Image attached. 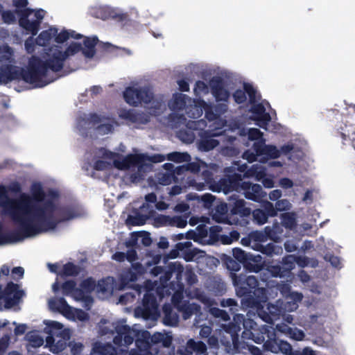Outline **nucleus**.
<instances>
[{
  "label": "nucleus",
  "mask_w": 355,
  "mask_h": 355,
  "mask_svg": "<svg viewBox=\"0 0 355 355\" xmlns=\"http://www.w3.org/2000/svg\"><path fill=\"white\" fill-rule=\"evenodd\" d=\"M82 35L74 31L59 29L50 26L42 31L35 40L33 37L25 41V49L28 53H40V56H32L26 69L15 65V57L12 48L7 44L0 46V80L3 82H24L33 87H42L53 82L51 73L60 71L65 60L82 51L87 58L95 54L96 40L87 37L80 43L72 41Z\"/></svg>",
  "instance_id": "f257e3e1"
},
{
  "label": "nucleus",
  "mask_w": 355,
  "mask_h": 355,
  "mask_svg": "<svg viewBox=\"0 0 355 355\" xmlns=\"http://www.w3.org/2000/svg\"><path fill=\"white\" fill-rule=\"evenodd\" d=\"M0 207L19 230V232L4 233L0 223V245L20 242L25 238L53 230L60 221L80 216L76 210L62 209L58 191L49 190L46 193L38 182L32 183L30 193H22L13 199L8 196L5 186L0 185Z\"/></svg>",
  "instance_id": "f03ea898"
},
{
  "label": "nucleus",
  "mask_w": 355,
  "mask_h": 355,
  "mask_svg": "<svg viewBox=\"0 0 355 355\" xmlns=\"http://www.w3.org/2000/svg\"><path fill=\"white\" fill-rule=\"evenodd\" d=\"M124 320L113 322L103 319L99 323L102 336H116L113 347L110 344L96 343L91 355H157L158 347H168L172 336L166 333L156 332L150 336L148 331L139 330L137 325L129 327Z\"/></svg>",
  "instance_id": "7ed1b4c3"
},
{
  "label": "nucleus",
  "mask_w": 355,
  "mask_h": 355,
  "mask_svg": "<svg viewBox=\"0 0 355 355\" xmlns=\"http://www.w3.org/2000/svg\"><path fill=\"white\" fill-rule=\"evenodd\" d=\"M97 156L101 159L96 161L94 168L98 171L106 170L112 166L121 170H131L130 175L132 182H138L142 180L149 168V162L159 163L165 160L166 157L161 154L148 156L146 154L135 153L122 156L119 153L112 152L106 149H101Z\"/></svg>",
  "instance_id": "20e7f679"
},
{
  "label": "nucleus",
  "mask_w": 355,
  "mask_h": 355,
  "mask_svg": "<svg viewBox=\"0 0 355 355\" xmlns=\"http://www.w3.org/2000/svg\"><path fill=\"white\" fill-rule=\"evenodd\" d=\"M243 324L245 331L243 332L242 337L245 340H252L256 343L261 344L265 340V336L261 333V329H257V322L250 318H245L242 314H237L234 317V322L228 325L222 324L219 329V334L225 332L229 335V338H220V342L223 344H229V338L236 345L237 333L241 331V324Z\"/></svg>",
  "instance_id": "39448f33"
},
{
  "label": "nucleus",
  "mask_w": 355,
  "mask_h": 355,
  "mask_svg": "<svg viewBox=\"0 0 355 355\" xmlns=\"http://www.w3.org/2000/svg\"><path fill=\"white\" fill-rule=\"evenodd\" d=\"M189 130H196L200 137L198 144V148L201 150L209 151L216 147L220 141L214 137L221 136L227 129V125L224 124L221 119L212 122L208 126V129L204 130L207 127L206 122L201 119L199 121H189L186 123Z\"/></svg>",
  "instance_id": "423d86ee"
},
{
  "label": "nucleus",
  "mask_w": 355,
  "mask_h": 355,
  "mask_svg": "<svg viewBox=\"0 0 355 355\" xmlns=\"http://www.w3.org/2000/svg\"><path fill=\"white\" fill-rule=\"evenodd\" d=\"M246 94H248L250 101L252 104L251 108L252 115L250 119L256 122V124L260 128L268 130L267 125L271 120L270 114L266 112L267 102H257L256 91L253 87L249 84H245L243 89H237L233 94L234 101L237 103H244L247 98Z\"/></svg>",
  "instance_id": "0eeeda50"
},
{
  "label": "nucleus",
  "mask_w": 355,
  "mask_h": 355,
  "mask_svg": "<svg viewBox=\"0 0 355 355\" xmlns=\"http://www.w3.org/2000/svg\"><path fill=\"white\" fill-rule=\"evenodd\" d=\"M248 136L250 140L254 141L252 149L245 151L243 155L248 162L256 160L265 162L269 159H275L280 156V153L276 146L265 144L263 133L259 129L249 128Z\"/></svg>",
  "instance_id": "6e6552de"
},
{
  "label": "nucleus",
  "mask_w": 355,
  "mask_h": 355,
  "mask_svg": "<svg viewBox=\"0 0 355 355\" xmlns=\"http://www.w3.org/2000/svg\"><path fill=\"white\" fill-rule=\"evenodd\" d=\"M123 98L132 106L147 104L153 98L152 87L150 84L144 83L142 79L133 80L123 92Z\"/></svg>",
  "instance_id": "1a4fd4ad"
},
{
  "label": "nucleus",
  "mask_w": 355,
  "mask_h": 355,
  "mask_svg": "<svg viewBox=\"0 0 355 355\" xmlns=\"http://www.w3.org/2000/svg\"><path fill=\"white\" fill-rule=\"evenodd\" d=\"M203 110L205 111V117L209 124L219 119V114H223L227 111V105L222 104L217 107H212L206 102L200 99L192 100L186 108L185 114L191 119H196L200 117Z\"/></svg>",
  "instance_id": "9d476101"
},
{
  "label": "nucleus",
  "mask_w": 355,
  "mask_h": 355,
  "mask_svg": "<svg viewBox=\"0 0 355 355\" xmlns=\"http://www.w3.org/2000/svg\"><path fill=\"white\" fill-rule=\"evenodd\" d=\"M115 124L114 119L95 114L89 116L84 115L80 117L77 122V128L83 134L85 129L94 128L98 135H105L112 132Z\"/></svg>",
  "instance_id": "9b49d317"
},
{
  "label": "nucleus",
  "mask_w": 355,
  "mask_h": 355,
  "mask_svg": "<svg viewBox=\"0 0 355 355\" xmlns=\"http://www.w3.org/2000/svg\"><path fill=\"white\" fill-rule=\"evenodd\" d=\"M231 277L234 286L239 289L238 292L241 295L251 294L255 297L256 303L259 299L263 300L266 298V291L263 287H258L257 278L253 275L246 276L244 274L237 275L236 273H232Z\"/></svg>",
  "instance_id": "f8f14e48"
},
{
  "label": "nucleus",
  "mask_w": 355,
  "mask_h": 355,
  "mask_svg": "<svg viewBox=\"0 0 355 355\" xmlns=\"http://www.w3.org/2000/svg\"><path fill=\"white\" fill-rule=\"evenodd\" d=\"M48 305L51 311L60 313L70 321L83 322L87 321L89 318L87 313L70 306L63 297L49 299Z\"/></svg>",
  "instance_id": "ddd939ff"
},
{
  "label": "nucleus",
  "mask_w": 355,
  "mask_h": 355,
  "mask_svg": "<svg viewBox=\"0 0 355 355\" xmlns=\"http://www.w3.org/2000/svg\"><path fill=\"white\" fill-rule=\"evenodd\" d=\"M159 313L156 299L151 291L144 295L142 306L137 307L135 311L136 318H141L148 322V327L155 325Z\"/></svg>",
  "instance_id": "4468645a"
},
{
  "label": "nucleus",
  "mask_w": 355,
  "mask_h": 355,
  "mask_svg": "<svg viewBox=\"0 0 355 355\" xmlns=\"http://www.w3.org/2000/svg\"><path fill=\"white\" fill-rule=\"evenodd\" d=\"M229 189L243 191V194L248 199L258 201L266 195V193L263 191L262 188L259 184L243 182L241 175L235 173L232 176L229 175Z\"/></svg>",
  "instance_id": "2eb2a0df"
},
{
  "label": "nucleus",
  "mask_w": 355,
  "mask_h": 355,
  "mask_svg": "<svg viewBox=\"0 0 355 355\" xmlns=\"http://www.w3.org/2000/svg\"><path fill=\"white\" fill-rule=\"evenodd\" d=\"M261 333L265 336L263 343L264 348L272 353L282 352L285 355H290L292 347L287 342L278 340L275 338V331L272 326L264 325L261 327Z\"/></svg>",
  "instance_id": "dca6fc26"
},
{
  "label": "nucleus",
  "mask_w": 355,
  "mask_h": 355,
  "mask_svg": "<svg viewBox=\"0 0 355 355\" xmlns=\"http://www.w3.org/2000/svg\"><path fill=\"white\" fill-rule=\"evenodd\" d=\"M45 15L43 10H26L22 12L19 19L20 26L27 33L35 35L39 30L40 25Z\"/></svg>",
  "instance_id": "f3484780"
},
{
  "label": "nucleus",
  "mask_w": 355,
  "mask_h": 355,
  "mask_svg": "<svg viewBox=\"0 0 355 355\" xmlns=\"http://www.w3.org/2000/svg\"><path fill=\"white\" fill-rule=\"evenodd\" d=\"M295 263L300 267H304L309 265V261L305 257H295L293 255H289L284 259L282 268L279 266H269L267 267V271L272 277H284L294 268Z\"/></svg>",
  "instance_id": "a211bd4d"
},
{
  "label": "nucleus",
  "mask_w": 355,
  "mask_h": 355,
  "mask_svg": "<svg viewBox=\"0 0 355 355\" xmlns=\"http://www.w3.org/2000/svg\"><path fill=\"white\" fill-rule=\"evenodd\" d=\"M192 99L185 94L175 93L173 95L172 98L168 102V107L178 118V123H186L184 114L186 113L187 107L191 103Z\"/></svg>",
  "instance_id": "6ab92c4d"
},
{
  "label": "nucleus",
  "mask_w": 355,
  "mask_h": 355,
  "mask_svg": "<svg viewBox=\"0 0 355 355\" xmlns=\"http://www.w3.org/2000/svg\"><path fill=\"white\" fill-rule=\"evenodd\" d=\"M252 243V248L260 251L263 254L269 256L277 254L282 251L280 248L275 246L274 243H268L266 245H263L261 243L266 241L268 236L266 232H253L250 234Z\"/></svg>",
  "instance_id": "aec40b11"
},
{
  "label": "nucleus",
  "mask_w": 355,
  "mask_h": 355,
  "mask_svg": "<svg viewBox=\"0 0 355 355\" xmlns=\"http://www.w3.org/2000/svg\"><path fill=\"white\" fill-rule=\"evenodd\" d=\"M267 297L262 301L260 299L256 302L258 315L263 320L270 322L272 320L271 316H276L285 312L282 302L278 301L276 304L266 303Z\"/></svg>",
  "instance_id": "412c9836"
},
{
  "label": "nucleus",
  "mask_w": 355,
  "mask_h": 355,
  "mask_svg": "<svg viewBox=\"0 0 355 355\" xmlns=\"http://www.w3.org/2000/svg\"><path fill=\"white\" fill-rule=\"evenodd\" d=\"M44 324H45L44 331L49 335L48 336L70 339L71 334V329L65 327L61 322L46 320L44 321Z\"/></svg>",
  "instance_id": "4be33fe9"
},
{
  "label": "nucleus",
  "mask_w": 355,
  "mask_h": 355,
  "mask_svg": "<svg viewBox=\"0 0 355 355\" xmlns=\"http://www.w3.org/2000/svg\"><path fill=\"white\" fill-rule=\"evenodd\" d=\"M182 298V293L177 291L172 297L173 304L177 306V309L182 313V316L184 320L191 317L192 314H198L200 312L199 306L196 304H185L183 305L179 304L180 300Z\"/></svg>",
  "instance_id": "5701e85b"
},
{
  "label": "nucleus",
  "mask_w": 355,
  "mask_h": 355,
  "mask_svg": "<svg viewBox=\"0 0 355 355\" xmlns=\"http://www.w3.org/2000/svg\"><path fill=\"white\" fill-rule=\"evenodd\" d=\"M234 257L239 263H245L247 261H252L255 265L252 267V270L258 272L261 270L263 265L261 262V257L259 254L252 255L248 254L241 248H234L232 250Z\"/></svg>",
  "instance_id": "b1692460"
},
{
  "label": "nucleus",
  "mask_w": 355,
  "mask_h": 355,
  "mask_svg": "<svg viewBox=\"0 0 355 355\" xmlns=\"http://www.w3.org/2000/svg\"><path fill=\"white\" fill-rule=\"evenodd\" d=\"M210 87L212 90V94L216 98V101L218 103L221 102V103H219L214 107H217L222 104H225L227 106L225 103L227 102L230 94L227 90L223 87L220 79L217 77L213 78L210 81Z\"/></svg>",
  "instance_id": "393cba45"
},
{
  "label": "nucleus",
  "mask_w": 355,
  "mask_h": 355,
  "mask_svg": "<svg viewBox=\"0 0 355 355\" xmlns=\"http://www.w3.org/2000/svg\"><path fill=\"white\" fill-rule=\"evenodd\" d=\"M116 289H119V286L115 284L114 278L108 277L98 282L96 292L99 297L105 299L112 295Z\"/></svg>",
  "instance_id": "a878e982"
},
{
  "label": "nucleus",
  "mask_w": 355,
  "mask_h": 355,
  "mask_svg": "<svg viewBox=\"0 0 355 355\" xmlns=\"http://www.w3.org/2000/svg\"><path fill=\"white\" fill-rule=\"evenodd\" d=\"M153 211L152 207L148 203L144 204L138 213L129 216L127 223L132 225H142L152 216Z\"/></svg>",
  "instance_id": "bb28decb"
},
{
  "label": "nucleus",
  "mask_w": 355,
  "mask_h": 355,
  "mask_svg": "<svg viewBox=\"0 0 355 355\" xmlns=\"http://www.w3.org/2000/svg\"><path fill=\"white\" fill-rule=\"evenodd\" d=\"M207 347L201 341L196 342L193 339H190L187 343L185 347L180 349L181 355H192L196 353V355H207Z\"/></svg>",
  "instance_id": "cd10ccee"
},
{
  "label": "nucleus",
  "mask_w": 355,
  "mask_h": 355,
  "mask_svg": "<svg viewBox=\"0 0 355 355\" xmlns=\"http://www.w3.org/2000/svg\"><path fill=\"white\" fill-rule=\"evenodd\" d=\"M282 292L286 300V303L284 305V311L288 312L295 311L298 308V303L302 300V294L298 292L290 291L286 293L284 290Z\"/></svg>",
  "instance_id": "c85d7f7f"
},
{
  "label": "nucleus",
  "mask_w": 355,
  "mask_h": 355,
  "mask_svg": "<svg viewBox=\"0 0 355 355\" xmlns=\"http://www.w3.org/2000/svg\"><path fill=\"white\" fill-rule=\"evenodd\" d=\"M69 339H64L60 337L47 336L46 339V347L55 354L62 352L67 347V342Z\"/></svg>",
  "instance_id": "c756f323"
},
{
  "label": "nucleus",
  "mask_w": 355,
  "mask_h": 355,
  "mask_svg": "<svg viewBox=\"0 0 355 355\" xmlns=\"http://www.w3.org/2000/svg\"><path fill=\"white\" fill-rule=\"evenodd\" d=\"M96 285L94 281L89 278L84 280L81 284V288L79 289L83 295L84 298L80 301H84L85 302V306H89L92 302V300L90 297L87 295L88 293H91L92 291H96Z\"/></svg>",
  "instance_id": "7c9ffc66"
},
{
  "label": "nucleus",
  "mask_w": 355,
  "mask_h": 355,
  "mask_svg": "<svg viewBox=\"0 0 355 355\" xmlns=\"http://www.w3.org/2000/svg\"><path fill=\"white\" fill-rule=\"evenodd\" d=\"M62 292L64 295L72 297L76 301H80L84 298L83 293L79 288H75V283L73 281H67L62 286Z\"/></svg>",
  "instance_id": "2f4dec72"
},
{
  "label": "nucleus",
  "mask_w": 355,
  "mask_h": 355,
  "mask_svg": "<svg viewBox=\"0 0 355 355\" xmlns=\"http://www.w3.org/2000/svg\"><path fill=\"white\" fill-rule=\"evenodd\" d=\"M103 19H112L116 21L124 23L128 21V15L116 8H107L105 13L101 17Z\"/></svg>",
  "instance_id": "473e14b6"
},
{
  "label": "nucleus",
  "mask_w": 355,
  "mask_h": 355,
  "mask_svg": "<svg viewBox=\"0 0 355 355\" xmlns=\"http://www.w3.org/2000/svg\"><path fill=\"white\" fill-rule=\"evenodd\" d=\"M164 167L167 172L159 173L157 177V182L162 185H168L175 180L173 174L170 172L173 169V165L170 163H166L164 164Z\"/></svg>",
  "instance_id": "72a5a7b5"
},
{
  "label": "nucleus",
  "mask_w": 355,
  "mask_h": 355,
  "mask_svg": "<svg viewBox=\"0 0 355 355\" xmlns=\"http://www.w3.org/2000/svg\"><path fill=\"white\" fill-rule=\"evenodd\" d=\"M164 323L168 326H175L178 323V315L172 311L170 304H165L163 307Z\"/></svg>",
  "instance_id": "f704fd0d"
},
{
  "label": "nucleus",
  "mask_w": 355,
  "mask_h": 355,
  "mask_svg": "<svg viewBox=\"0 0 355 355\" xmlns=\"http://www.w3.org/2000/svg\"><path fill=\"white\" fill-rule=\"evenodd\" d=\"M244 176L247 178L253 177L257 180L260 181L266 176V168L260 164H254L245 171Z\"/></svg>",
  "instance_id": "c9c22d12"
},
{
  "label": "nucleus",
  "mask_w": 355,
  "mask_h": 355,
  "mask_svg": "<svg viewBox=\"0 0 355 355\" xmlns=\"http://www.w3.org/2000/svg\"><path fill=\"white\" fill-rule=\"evenodd\" d=\"M78 273V268L71 263L60 266L58 275L60 276H73Z\"/></svg>",
  "instance_id": "e433bc0d"
},
{
  "label": "nucleus",
  "mask_w": 355,
  "mask_h": 355,
  "mask_svg": "<svg viewBox=\"0 0 355 355\" xmlns=\"http://www.w3.org/2000/svg\"><path fill=\"white\" fill-rule=\"evenodd\" d=\"M26 338L28 341L29 345L33 347H38L43 345L44 339L37 331L28 333Z\"/></svg>",
  "instance_id": "4c0bfd02"
},
{
  "label": "nucleus",
  "mask_w": 355,
  "mask_h": 355,
  "mask_svg": "<svg viewBox=\"0 0 355 355\" xmlns=\"http://www.w3.org/2000/svg\"><path fill=\"white\" fill-rule=\"evenodd\" d=\"M167 159L177 163L187 162L191 159L190 155L186 153L173 152L167 155Z\"/></svg>",
  "instance_id": "58836bf2"
},
{
  "label": "nucleus",
  "mask_w": 355,
  "mask_h": 355,
  "mask_svg": "<svg viewBox=\"0 0 355 355\" xmlns=\"http://www.w3.org/2000/svg\"><path fill=\"white\" fill-rule=\"evenodd\" d=\"M265 232L268 237L275 241L279 239V235L282 234V227L278 223H275L273 225L272 227H266Z\"/></svg>",
  "instance_id": "ea45409f"
},
{
  "label": "nucleus",
  "mask_w": 355,
  "mask_h": 355,
  "mask_svg": "<svg viewBox=\"0 0 355 355\" xmlns=\"http://www.w3.org/2000/svg\"><path fill=\"white\" fill-rule=\"evenodd\" d=\"M135 279L136 275L134 272L130 270L124 272V273L121 275V285L119 286V290L123 289L129 282H134Z\"/></svg>",
  "instance_id": "a19ab883"
},
{
  "label": "nucleus",
  "mask_w": 355,
  "mask_h": 355,
  "mask_svg": "<svg viewBox=\"0 0 355 355\" xmlns=\"http://www.w3.org/2000/svg\"><path fill=\"white\" fill-rule=\"evenodd\" d=\"M282 225L286 228H293L295 225V214L293 212H288L282 215Z\"/></svg>",
  "instance_id": "79ce46f5"
},
{
  "label": "nucleus",
  "mask_w": 355,
  "mask_h": 355,
  "mask_svg": "<svg viewBox=\"0 0 355 355\" xmlns=\"http://www.w3.org/2000/svg\"><path fill=\"white\" fill-rule=\"evenodd\" d=\"M234 214H239L241 215H249L250 214V209L245 207V202L243 200H236L235 206L232 209Z\"/></svg>",
  "instance_id": "37998d69"
},
{
  "label": "nucleus",
  "mask_w": 355,
  "mask_h": 355,
  "mask_svg": "<svg viewBox=\"0 0 355 355\" xmlns=\"http://www.w3.org/2000/svg\"><path fill=\"white\" fill-rule=\"evenodd\" d=\"M135 252L132 250L128 252L127 255L123 252H116L112 255V259L120 262L127 259L130 262H132L135 259Z\"/></svg>",
  "instance_id": "c03bdc74"
},
{
  "label": "nucleus",
  "mask_w": 355,
  "mask_h": 355,
  "mask_svg": "<svg viewBox=\"0 0 355 355\" xmlns=\"http://www.w3.org/2000/svg\"><path fill=\"white\" fill-rule=\"evenodd\" d=\"M196 96H202L209 93V87L202 81H197L193 88Z\"/></svg>",
  "instance_id": "a18cd8bd"
},
{
  "label": "nucleus",
  "mask_w": 355,
  "mask_h": 355,
  "mask_svg": "<svg viewBox=\"0 0 355 355\" xmlns=\"http://www.w3.org/2000/svg\"><path fill=\"white\" fill-rule=\"evenodd\" d=\"M166 110V105L164 103L154 101L152 103V106L150 107V114L152 115H159L164 110Z\"/></svg>",
  "instance_id": "49530a36"
},
{
  "label": "nucleus",
  "mask_w": 355,
  "mask_h": 355,
  "mask_svg": "<svg viewBox=\"0 0 355 355\" xmlns=\"http://www.w3.org/2000/svg\"><path fill=\"white\" fill-rule=\"evenodd\" d=\"M239 238V234L237 232H232L230 235H220V241L223 244L229 245L231 244L234 241L238 240Z\"/></svg>",
  "instance_id": "de8ad7c7"
},
{
  "label": "nucleus",
  "mask_w": 355,
  "mask_h": 355,
  "mask_svg": "<svg viewBox=\"0 0 355 355\" xmlns=\"http://www.w3.org/2000/svg\"><path fill=\"white\" fill-rule=\"evenodd\" d=\"M254 220L260 225L264 224L268 219V215L261 209H256L252 213Z\"/></svg>",
  "instance_id": "09e8293b"
},
{
  "label": "nucleus",
  "mask_w": 355,
  "mask_h": 355,
  "mask_svg": "<svg viewBox=\"0 0 355 355\" xmlns=\"http://www.w3.org/2000/svg\"><path fill=\"white\" fill-rule=\"evenodd\" d=\"M210 313L215 318H221L223 321L227 322L230 319L229 315L224 311L216 307L209 309Z\"/></svg>",
  "instance_id": "8fccbe9b"
},
{
  "label": "nucleus",
  "mask_w": 355,
  "mask_h": 355,
  "mask_svg": "<svg viewBox=\"0 0 355 355\" xmlns=\"http://www.w3.org/2000/svg\"><path fill=\"white\" fill-rule=\"evenodd\" d=\"M188 295L191 298H197L204 304L211 306L212 304V300L202 294L200 291L196 290L194 293H189Z\"/></svg>",
  "instance_id": "3c124183"
},
{
  "label": "nucleus",
  "mask_w": 355,
  "mask_h": 355,
  "mask_svg": "<svg viewBox=\"0 0 355 355\" xmlns=\"http://www.w3.org/2000/svg\"><path fill=\"white\" fill-rule=\"evenodd\" d=\"M28 4L27 0H13V5L16 8V11L19 16H21L22 12L26 10H30L26 8Z\"/></svg>",
  "instance_id": "603ef678"
},
{
  "label": "nucleus",
  "mask_w": 355,
  "mask_h": 355,
  "mask_svg": "<svg viewBox=\"0 0 355 355\" xmlns=\"http://www.w3.org/2000/svg\"><path fill=\"white\" fill-rule=\"evenodd\" d=\"M288 337L295 340L301 341V340H304V338L305 337V334L302 330L299 329L296 327L291 328V329L290 330V334H289Z\"/></svg>",
  "instance_id": "864d4df0"
},
{
  "label": "nucleus",
  "mask_w": 355,
  "mask_h": 355,
  "mask_svg": "<svg viewBox=\"0 0 355 355\" xmlns=\"http://www.w3.org/2000/svg\"><path fill=\"white\" fill-rule=\"evenodd\" d=\"M275 206L277 211L290 210L292 207L291 203L287 199H282L278 200L275 203Z\"/></svg>",
  "instance_id": "5fc2aeb1"
},
{
  "label": "nucleus",
  "mask_w": 355,
  "mask_h": 355,
  "mask_svg": "<svg viewBox=\"0 0 355 355\" xmlns=\"http://www.w3.org/2000/svg\"><path fill=\"white\" fill-rule=\"evenodd\" d=\"M3 21L6 24H12L15 21L16 17L13 12L10 10H4L1 13Z\"/></svg>",
  "instance_id": "6e6d98bb"
},
{
  "label": "nucleus",
  "mask_w": 355,
  "mask_h": 355,
  "mask_svg": "<svg viewBox=\"0 0 355 355\" xmlns=\"http://www.w3.org/2000/svg\"><path fill=\"white\" fill-rule=\"evenodd\" d=\"M170 223L171 225L183 228L187 225V218L183 216H175L171 220Z\"/></svg>",
  "instance_id": "4d7b16f0"
},
{
  "label": "nucleus",
  "mask_w": 355,
  "mask_h": 355,
  "mask_svg": "<svg viewBox=\"0 0 355 355\" xmlns=\"http://www.w3.org/2000/svg\"><path fill=\"white\" fill-rule=\"evenodd\" d=\"M216 211L220 212L222 214V215L220 216H217L216 214H214L213 216V218L217 222H219V223L223 222L224 220L225 219V216H224V214H225L227 212L226 206L224 205H220V206L217 207Z\"/></svg>",
  "instance_id": "13d9d810"
},
{
  "label": "nucleus",
  "mask_w": 355,
  "mask_h": 355,
  "mask_svg": "<svg viewBox=\"0 0 355 355\" xmlns=\"http://www.w3.org/2000/svg\"><path fill=\"white\" fill-rule=\"evenodd\" d=\"M263 208L266 211L268 216H275L277 215L276 206H274L271 202H266L263 205Z\"/></svg>",
  "instance_id": "bf43d9fd"
},
{
  "label": "nucleus",
  "mask_w": 355,
  "mask_h": 355,
  "mask_svg": "<svg viewBox=\"0 0 355 355\" xmlns=\"http://www.w3.org/2000/svg\"><path fill=\"white\" fill-rule=\"evenodd\" d=\"M139 241L145 246H149L151 244V239L146 232H138Z\"/></svg>",
  "instance_id": "052dcab7"
},
{
  "label": "nucleus",
  "mask_w": 355,
  "mask_h": 355,
  "mask_svg": "<svg viewBox=\"0 0 355 355\" xmlns=\"http://www.w3.org/2000/svg\"><path fill=\"white\" fill-rule=\"evenodd\" d=\"M69 347H71V353L73 355H78L83 349V345L80 343H70Z\"/></svg>",
  "instance_id": "680f3d73"
},
{
  "label": "nucleus",
  "mask_w": 355,
  "mask_h": 355,
  "mask_svg": "<svg viewBox=\"0 0 355 355\" xmlns=\"http://www.w3.org/2000/svg\"><path fill=\"white\" fill-rule=\"evenodd\" d=\"M171 267V271L176 273L178 279H180L182 273L184 272V268L178 262H175L172 263Z\"/></svg>",
  "instance_id": "e2e57ef3"
},
{
  "label": "nucleus",
  "mask_w": 355,
  "mask_h": 355,
  "mask_svg": "<svg viewBox=\"0 0 355 355\" xmlns=\"http://www.w3.org/2000/svg\"><path fill=\"white\" fill-rule=\"evenodd\" d=\"M279 184L281 187L284 189H290L293 187V181L287 178H284L279 180Z\"/></svg>",
  "instance_id": "0e129e2a"
},
{
  "label": "nucleus",
  "mask_w": 355,
  "mask_h": 355,
  "mask_svg": "<svg viewBox=\"0 0 355 355\" xmlns=\"http://www.w3.org/2000/svg\"><path fill=\"white\" fill-rule=\"evenodd\" d=\"M227 266L228 269L234 271H238L241 268L240 263L232 259L227 261Z\"/></svg>",
  "instance_id": "69168bd1"
},
{
  "label": "nucleus",
  "mask_w": 355,
  "mask_h": 355,
  "mask_svg": "<svg viewBox=\"0 0 355 355\" xmlns=\"http://www.w3.org/2000/svg\"><path fill=\"white\" fill-rule=\"evenodd\" d=\"M179 89L182 92H188L189 90V85L184 79H180L177 81Z\"/></svg>",
  "instance_id": "338daca9"
},
{
  "label": "nucleus",
  "mask_w": 355,
  "mask_h": 355,
  "mask_svg": "<svg viewBox=\"0 0 355 355\" xmlns=\"http://www.w3.org/2000/svg\"><path fill=\"white\" fill-rule=\"evenodd\" d=\"M185 275L187 276V281L189 284H192L196 282V276L191 270L187 269Z\"/></svg>",
  "instance_id": "774afa93"
}]
</instances>
